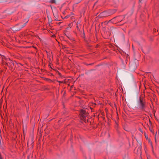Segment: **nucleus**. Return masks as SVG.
<instances>
[{
  "label": "nucleus",
  "instance_id": "obj_7",
  "mask_svg": "<svg viewBox=\"0 0 159 159\" xmlns=\"http://www.w3.org/2000/svg\"><path fill=\"white\" fill-rule=\"evenodd\" d=\"M53 14L55 18V20L57 21L58 20V16L57 14H54L53 13Z\"/></svg>",
  "mask_w": 159,
  "mask_h": 159
},
{
  "label": "nucleus",
  "instance_id": "obj_5",
  "mask_svg": "<svg viewBox=\"0 0 159 159\" xmlns=\"http://www.w3.org/2000/svg\"><path fill=\"white\" fill-rule=\"evenodd\" d=\"M129 66L130 68L133 70H135L136 69V66L135 63L134 62H130Z\"/></svg>",
  "mask_w": 159,
  "mask_h": 159
},
{
  "label": "nucleus",
  "instance_id": "obj_24",
  "mask_svg": "<svg viewBox=\"0 0 159 159\" xmlns=\"http://www.w3.org/2000/svg\"><path fill=\"white\" fill-rule=\"evenodd\" d=\"M7 66L8 65L7 63Z\"/></svg>",
  "mask_w": 159,
  "mask_h": 159
},
{
  "label": "nucleus",
  "instance_id": "obj_20",
  "mask_svg": "<svg viewBox=\"0 0 159 159\" xmlns=\"http://www.w3.org/2000/svg\"><path fill=\"white\" fill-rule=\"evenodd\" d=\"M79 24V23H78V22H77V24Z\"/></svg>",
  "mask_w": 159,
  "mask_h": 159
},
{
  "label": "nucleus",
  "instance_id": "obj_18",
  "mask_svg": "<svg viewBox=\"0 0 159 159\" xmlns=\"http://www.w3.org/2000/svg\"><path fill=\"white\" fill-rule=\"evenodd\" d=\"M83 34L84 36H85V34L84 32L83 33Z\"/></svg>",
  "mask_w": 159,
  "mask_h": 159
},
{
  "label": "nucleus",
  "instance_id": "obj_3",
  "mask_svg": "<svg viewBox=\"0 0 159 159\" xmlns=\"http://www.w3.org/2000/svg\"><path fill=\"white\" fill-rule=\"evenodd\" d=\"M109 16V13L107 11H104L102 12L98 16L99 18H102Z\"/></svg>",
  "mask_w": 159,
  "mask_h": 159
},
{
  "label": "nucleus",
  "instance_id": "obj_4",
  "mask_svg": "<svg viewBox=\"0 0 159 159\" xmlns=\"http://www.w3.org/2000/svg\"><path fill=\"white\" fill-rule=\"evenodd\" d=\"M80 113L82 117L84 120L86 118V117L87 116L88 114L86 113L85 110H82L80 111Z\"/></svg>",
  "mask_w": 159,
  "mask_h": 159
},
{
  "label": "nucleus",
  "instance_id": "obj_22",
  "mask_svg": "<svg viewBox=\"0 0 159 159\" xmlns=\"http://www.w3.org/2000/svg\"><path fill=\"white\" fill-rule=\"evenodd\" d=\"M151 144L152 145V142L151 141Z\"/></svg>",
  "mask_w": 159,
  "mask_h": 159
},
{
  "label": "nucleus",
  "instance_id": "obj_23",
  "mask_svg": "<svg viewBox=\"0 0 159 159\" xmlns=\"http://www.w3.org/2000/svg\"><path fill=\"white\" fill-rule=\"evenodd\" d=\"M103 24V22L102 23H101V24Z\"/></svg>",
  "mask_w": 159,
  "mask_h": 159
},
{
  "label": "nucleus",
  "instance_id": "obj_21",
  "mask_svg": "<svg viewBox=\"0 0 159 159\" xmlns=\"http://www.w3.org/2000/svg\"><path fill=\"white\" fill-rule=\"evenodd\" d=\"M149 122H150L151 123V121H150V120H149Z\"/></svg>",
  "mask_w": 159,
  "mask_h": 159
},
{
  "label": "nucleus",
  "instance_id": "obj_13",
  "mask_svg": "<svg viewBox=\"0 0 159 159\" xmlns=\"http://www.w3.org/2000/svg\"><path fill=\"white\" fill-rule=\"evenodd\" d=\"M4 58L6 60V61H7L8 59L5 56H3Z\"/></svg>",
  "mask_w": 159,
  "mask_h": 159
},
{
  "label": "nucleus",
  "instance_id": "obj_2",
  "mask_svg": "<svg viewBox=\"0 0 159 159\" xmlns=\"http://www.w3.org/2000/svg\"><path fill=\"white\" fill-rule=\"evenodd\" d=\"M27 22L28 21H27L22 25H21L20 24H19L17 25L15 27V29L14 30L16 31H19L21 28H23L26 25Z\"/></svg>",
  "mask_w": 159,
  "mask_h": 159
},
{
  "label": "nucleus",
  "instance_id": "obj_12",
  "mask_svg": "<svg viewBox=\"0 0 159 159\" xmlns=\"http://www.w3.org/2000/svg\"><path fill=\"white\" fill-rule=\"evenodd\" d=\"M147 157L148 159H151L150 156L149 155L147 156Z\"/></svg>",
  "mask_w": 159,
  "mask_h": 159
},
{
  "label": "nucleus",
  "instance_id": "obj_6",
  "mask_svg": "<svg viewBox=\"0 0 159 159\" xmlns=\"http://www.w3.org/2000/svg\"><path fill=\"white\" fill-rule=\"evenodd\" d=\"M65 35H66L67 38L70 40H71L72 41H75V39L71 37V36H69L68 35H67L66 34H65Z\"/></svg>",
  "mask_w": 159,
  "mask_h": 159
},
{
  "label": "nucleus",
  "instance_id": "obj_15",
  "mask_svg": "<svg viewBox=\"0 0 159 159\" xmlns=\"http://www.w3.org/2000/svg\"><path fill=\"white\" fill-rule=\"evenodd\" d=\"M153 31L154 32H156V29H153Z\"/></svg>",
  "mask_w": 159,
  "mask_h": 159
},
{
  "label": "nucleus",
  "instance_id": "obj_8",
  "mask_svg": "<svg viewBox=\"0 0 159 159\" xmlns=\"http://www.w3.org/2000/svg\"><path fill=\"white\" fill-rule=\"evenodd\" d=\"M6 121H7V126H8L9 125V124L10 123V120H9V121H8V118H7V119H5V121H6Z\"/></svg>",
  "mask_w": 159,
  "mask_h": 159
},
{
  "label": "nucleus",
  "instance_id": "obj_25",
  "mask_svg": "<svg viewBox=\"0 0 159 159\" xmlns=\"http://www.w3.org/2000/svg\"><path fill=\"white\" fill-rule=\"evenodd\" d=\"M155 141H156V138H155Z\"/></svg>",
  "mask_w": 159,
  "mask_h": 159
},
{
  "label": "nucleus",
  "instance_id": "obj_9",
  "mask_svg": "<svg viewBox=\"0 0 159 159\" xmlns=\"http://www.w3.org/2000/svg\"><path fill=\"white\" fill-rule=\"evenodd\" d=\"M50 2L52 3H56V1L55 0H50Z\"/></svg>",
  "mask_w": 159,
  "mask_h": 159
},
{
  "label": "nucleus",
  "instance_id": "obj_14",
  "mask_svg": "<svg viewBox=\"0 0 159 159\" xmlns=\"http://www.w3.org/2000/svg\"><path fill=\"white\" fill-rule=\"evenodd\" d=\"M93 64H94L93 63H91L90 64H87V65H93Z\"/></svg>",
  "mask_w": 159,
  "mask_h": 159
},
{
  "label": "nucleus",
  "instance_id": "obj_16",
  "mask_svg": "<svg viewBox=\"0 0 159 159\" xmlns=\"http://www.w3.org/2000/svg\"><path fill=\"white\" fill-rule=\"evenodd\" d=\"M59 83H62V82H61V81H59Z\"/></svg>",
  "mask_w": 159,
  "mask_h": 159
},
{
  "label": "nucleus",
  "instance_id": "obj_19",
  "mask_svg": "<svg viewBox=\"0 0 159 159\" xmlns=\"http://www.w3.org/2000/svg\"><path fill=\"white\" fill-rule=\"evenodd\" d=\"M8 59L9 60H10V58H8Z\"/></svg>",
  "mask_w": 159,
  "mask_h": 159
},
{
  "label": "nucleus",
  "instance_id": "obj_1",
  "mask_svg": "<svg viewBox=\"0 0 159 159\" xmlns=\"http://www.w3.org/2000/svg\"><path fill=\"white\" fill-rule=\"evenodd\" d=\"M146 107V103L143 98L140 97L137 101V108L140 111L145 110Z\"/></svg>",
  "mask_w": 159,
  "mask_h": 159
},
{
  "label": "nucleus",
  "instance_id": "obj_17",
  "mask_svg": "<svg viewBox=\"0 0 159 159\" xmlns=\"http://www.w3.org/2000/svg\"><path fill=\"white\" fill-rule=\"evenodd\" d=\"M76 27L78 29H79L78 26V25Z\"/></svg>",
  "mask_w": 159,
  "mask_h": 159
},
{
  "label": "nucleus",
  "instance_id": "obj_10",
  "mask_svg": "<svg viewBox=\"0 0 159 159\" xmlns=\"http://www.w3.org/2000/svg\"><path fill=\"white\" fill-rule=\"evenodd\" d=\"M11 67L12 65L14 66V63L13 61L11 60Z\"/></svg>",
  "mask_w": 159,
  "mask_h": 159
},
{
  "label": "nucleus",
  "instance_id": "obj_11",
  "mask_svg": "<svg viewBox=\"0 0 159 159\" xmlns=\"http://www.w3.org/2000/svg\"><path fill=\"white\" fill-rule=\"evenodd\" d=\"M121 17H120H120H118V19L119 20H119H118V22H120L122 20H120L119 19H120V18H121Z\"/></svg>",
  "mask_w": 159,
  "mask_h": 159
}]
</instances>
